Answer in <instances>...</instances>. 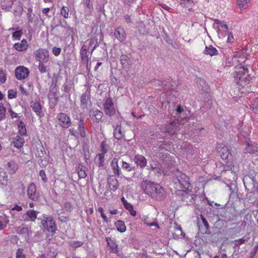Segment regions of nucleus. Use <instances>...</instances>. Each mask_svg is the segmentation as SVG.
<instances>
[{
	"label": "nucleus",
	"instance_id": "nucleus-41",
	"mask_svg": "<svg viewBox=\"0 0 258 258\" xmlns=\"http://www.w3.org/2000/svg\"><path fill=\"white\" fill-rule=\"evenodd\" d=\"M88 98V95L86 93L83 94L81 95L80 98V102L81 106H82V108H84L86 106L87 104Z\"/></svg>",
	"mask_w": 258,
	"mask_h": 258
},
{
	"label": "nucleus",
	"instance_id": "nucleus-60",
	"mask_svg": "<svg viewBox=\"0 0 258 258\" xmlns=\"http://www.w3.org/2000/svg\"><path fill=\"white\" fill-rule=\"evenodd\" d=\"M58 219L60 222L63 223H67L70 221V218L67 216H60Z\"/></svg>",
	"mask_w": 258,
	"mask_h": 258
},
{
	"label": "nucleus",
	"instance_id": "nucleus-9",
	"mask_svg": "<svg viewBox=\"0 0 258 258\" xmlns=\"http://www.w3.org/2000/svg\"><path fill=\"white\" fill-rule=\"evenodd\" d=\"M218 148V150L221 149L220 150H218V152L221 158L225 160L226 163L230 162L231 160L233 158V156L228 148L226 146H223L222 147V146H220Z\"/></svg>",
	"mask_w": 258,
	"mask_h": 258
},
{
	"label": "nucleus",
	"instance_id": "nucleus-55",
	"mask_svg": "<svg viewBox=\"0 0 258 258\" xmlns=\"http://www.w3.org/2000/svg\"><path fill=\"white\" fill-rule=\"evenodd\" d=\"M201 218L202 222L204 224V226L205 227V232L207 233V230H209V229L210 228L209 225L207 220L206 219V218L203 216L201 215Z\"/></svg>",
	"mask_w": 258,
	"mask_h": 258
},
{
	"label": "nucleus",
	"instance_id": "nucleus-19",
	"mask_svg": "<svg viewBox=\"0 0 258 258\" xmlns=\"http://www.w3.org/2000/svg\"><path fill=\"white\" fill-rule=\"evenodd\" d=\"M114 35L120 42H123L126 38V33L124 30L121 27H118L114 31Z\"/></svg>",
	"mask_w": 258,
	"mask_h": 258
},
{
	"label": "nucleus",
	"instance_id": "nucleus-24",
	"mask_svg": "<svg viewBox=\"0 0 258 258\" xmlns=\"http://www.w3.org/2000/svg\"><path fill=\"white\" fill-rule=\"evenodd\" d=\"M121 201L124 208L130 212V214L134 217L136 216L137 212L134 210L133 206L128 203L124 197L121 198Z\"/></svg>",
	"mask_w": 258,
	"mask_h": 258
},
{
	"label": "nucleus",
	"instance_id": "nucleus-54",
	"mask_svg": "<svg viewBox=\"0 0 258 258\" xmlns=\"http://www.w3.org/2000/svg\"><path fill=\"white\" fill-rule=\"evenodd\" d=\"M246 241V239L243 237L239 239H237L234 241V246L235 247H238L242 244L244 243L245 241Z\"/></svg>",
	"mask_w": 258,
	"mask_h": 258
},
{
	"label": "nucleus",
	"instance_id": "nucleus-1",
	"mask_svg": "<svg viewBox=\"0 0 258 258\" xmlns=\"http://www.w3.org/2000/svg\"><path fill=\"white\" fill-rule=\"evenodd\" d=\"M234 80L238 85L241 94L251 92L250 87L252 78L248 74V69L244 65H238L235 67Z\"/></svg>",
	"mask_w": 258,
	"mask_h": 258
},
{
	"label": "nucleus",
	"instance_id": "nucleus-59",
	"mask_svg": "<svg viewBox=\"0 0 258 258\" xmlns=\"http://www.w3.org/2000/svg\"><path fill=\"white\" fill-rule=\"evenodd\" d=\"M228 32V37H227V42L229 43H233L234 41V37L233 35L231 32Z\"/></svg>",
	"mask_w": 258,
	"mask_h": 258
},
{
	"label": "nucleus",
	"instance_id": "nucleus-26",
	"mask_svg": "<svg viewBox=\"0 0 258 258\" xmlns=\"http://www.w3.org/2000/svg\"><path fill=\"white\" fill-rule=\"evenodd\" d=\"M203 53L206 55H209L211 56L217 55L218 54V51L217 49L212 45L206 46Z\"/></svg>",
	"mask_w": 258,
	"mask_h": 258
},
{
	"label": "nucleus",
	"instance_id": "nucleus-18",
	"mask_svg": "<svg viewBox=\"0 0 258 258\" xmlns=\"http://www.w3.org/2000/svg\"><path fill=\"white\" fill-rule=\"evenodd\" d=\"M245 153L254 154L258 152V147L257 144L251 141L247 142L246 146L245 149Z\"/></svg>",
	"mask_w": 258,
	"mask_h": 258
},
{
	"label": "nucleus",
	"instance_id": "nucleus-5",
	"mask_svg": "<svg viewBox=\"0 0 258 258\" xmlns=\"http://www.w3.org/2000/svg\"><path fill=\"white\" fill-rule=\"evenodd\" d=\"M69 131L71 135L77 138L79 137V135L82 138H85L86 136L84 122L82 120H78L77 125L74 124Z\"/></svg>",
	"mask_w": 258,
	"mask_h": 258
},
{
	"label": "nucleus",
	"instance_id": "nucleus-57",
	"mask_svg": "<svg viewBox=\"0 0 258 258\" xmlns=\"http://www.w3.org/2000/svg\"><path fill=\"white\" fill-rule=\"evenodd\" d=\"M7 78L5 73L2 70H0V83L4 84L6 81Z\"/></svg>",
	"mask_w": 258,
	"mask_h": 258
},
{
	"label": "nucleus",
	"instance_id": "nucleus-37",
	"mask_svg": "<svg viewBox=\"0 0 258 258\" xmlns=\"http://www.w3.org/2000/svg\"><path fill=\"white\" fill-rule=\"evenodd\" d=\"M84 168L85 167L83 165H79L78 174L79 178H84L87 176V174Z\"/></svg>",
	"mask_w": 258,
	"mask_h": 258
},
{
	"label": "nucleus",
	"instance_id": "nucleus-42",
	"mask_svg": "<svg viewBox=\"0 0 258 258\" xmlns=\"http://www.w3.org/2000/svg\"><path fill=\"white\" fill-rule=\"evenodd\" d=\"M29 228L26 227H19L17 229V232L18 233L21 234H25L27 236L29 235Z\"/></svg>",
	"mask_w": 258,
	"mask_h": 258
},
{
	"label": "nucleus",
	"instance_id": "nucleus-62",
	"mask_svg": "<svg viewBox=\"0 0 258 258\" xmlns=\"http://www.w3.org/2000/svg\"><path fill=\"white\" fill-rule=\"evenodd\" d=\"M22 210V207L18 206L17 205H15L10 211V213L12 215H13V212L14 211L16 210L17 211H20Z\"/></svg>",
	"mask_w": 258,
	"mask_h": 258
},
{
	"label": "nucleus",
	"instance_id": "nucleus-45",
	"mask_svg": "<svg viewBox=\"0 0 258 258\" xmlns=\"http://www.w3.org/2000/svg\"><path fill=\"white\" fill-rule=\"evenodd\" d=\"M6 111V109L5 107L0 103V121L5 118Z\"/></svg>",
	"mask_w": 258,
	"mask_h": 258
},
{
	"label": "nucleus",
	"instance_id": "nucleus-47",
	"mask_svg": "<svg viewBox=\"0 0 258 258\" xmlns=\"http://www.w3.org/2000/svg\"><path fill=\"white\" fill-rule=\"evenodd\" d=\"M23 249L19 248L17 249L16 253V258H26L25 255L24 254Z\"/></svg>",
	"mask_w": 258,
	"mask_h": 258
},
{
	"label": "nucleus",
	"instance_id": "nucleus-44",
	"mask_svg": "<svg viewBox=\"0 0 258 258\" xmlns=\"http://www.w3.org/2000/svg\"><path fill=\"white\" fill-rule=\"evenodd\" d=\"M63 208L65 211L69 212H71L74 209L73 205L69 202H66L64 204Z\"/></svg>",
	"mask_w": 258,
	"mask_h": 258
},
{
	"label": "nucleus",
	"instance_id": "nucleus-25",
	"mask_svg": "<svg viewBox=\"0 0 258 258\" xmlns=\"http://www.w3.org/2000/svg\"><path fill=\"white\" fill-rule=\"evenodd\" d=\"M28 46L26 40L23 39L20 42L16 43L14 45V47L18 51H23L26 50Z\"/></svg>",
	"mask_w": 258,
	"mask_h": 258
},
{
	"label": "nucleus",
	"instance_id": "nucleus-13",
	"mask_svg": "<svg viewBox=\"0 0 258 258\" xmlns=\"http://www.w3.org/2000/svg\"><path fill=\"white\" fill-rule=\"evenodd\" d=\"M103 116V112L98 109L91 110L89 111V116L94 122L102 121Z\"/></svg>",
	"mask_w": 258,
	"mask_h": 258
},
{
	"label": "nucleus",
	"instance_id": "nucleus-40",
	"mask_svg": "<svg viewBox=\"0 0 258 258\" xmlns=\"http://www.w3.org/2000/svg\"><path fill=\"white\" fill-rule=\"evenodd\" d=\"M234 165L231 164L227 166L226 168H224V169L222 170V173H226L227 171H230L231 173L233 175H236V172L237 171H235L234 169Z\"/></svg>",
	"mask_w": 258,
	"mask_h": 258
},
{
	"label": "nucleus",
	"instance_id": "nucleus-64",
	"mask_svg": "<svg viewBox=\"0 0 258 258\" xmlns=\"http://www.w3.org/2000/svg\"><path fill=\"white\" fill-rule=\"evenodd\" d=\"M20 92H21V93L23 95H25V96H28L29 93L28 92L26 91V90L24 88V87L22 85H21L20 86Z\"/></svg>",
	"mask_w": 258,
	"mask_h": 258
},
{
	"label": "nucleus",
	"instance_id": "nucleus-16",
	"mask_svg": "<svg viewBox=\"0 0 258 258\" xmlns=\"http://www.w3.org/2000/svg\"><path fill=\"white\" fill-rule=\"evenodd\" d=\"M107 247L110 252L117 253L119 252L118 244L110 237H106Z\"/></svg>",
	"mask_w": 258,
	"mask_h": 258
},
{
	"label": "nucleus",
	"instance_id": "nucleus-58",
	"mask_svg": "<svg viewBox=\"0 0 258 258\" xmlns=\"http://www.w3.org/2000/svg\"><path fill=\"white\" fill-rule=\"evenodd\" d=\"M61 51V48L54 46L52 48V52L55 56H57L60 54Z\"/></svg>",
	"mask_w": 258,
	"mask_h": 258
},
{
	"label": "nucleus",
	"instance_id": "nucleus-52",
	"mask_svg": "<svg viewBox=\"0 0 258 258\" xmlns=\"http://www.w3.org/2000/svg\"><path fill=\"white\" fill-rule=\"evenodd\" d=\"M83 242L79 241H73L70 243L71 246L73 248H78L81 246L83 245Z\"/></svg>",
	"mask_w": 258,
	"mask_h": 258
},
{
	"label": "nucleus",
	"instance_id": "nucleus-43",
	"mask_svg": "<svg viewBox=\"0 0 258 258\" xmlns=\"http://www.w3.org/2000/svg\"><path fill=\"white\" fill-rule=\"evenodd\" d=\"M121 163L122 168L127 171H131L134 169V168L131 166V165L130 163H128L123 161H122Z\"/></svg>",
	"mask_w": 258,
	"mask_h": 258
},
{
	"label": "nucleus",
	"instance_id": "nucleus-6",
	"mask_svg": "<svg viewBox=\"0 0 258 258\" xmlns=\"http://www.w3.org/2000/svg\"><path fill=\"white\" fill-rule=\"evenodd\" d=\"M41 223L44 228L48 232L52 234L55 233L57 227L53 218L51 216H44L43 219L41 220Z\"/></svg>",
	"mask_w": 258,
	"mask_h": 258
},
{
	"label": "nucleus",
	"instance_id": "nucleus-35",
	"mask_svg": "<svg viewBox=\"0 0 258 258\" xmlns=\"http://www.w3.org/2000/svg\"><path fill=\"white\" fill-rule=\"evenodd\" d=\"M250 0H237V5L240 9H245L248 6Z\"/></svg>",
	"mask_w": 258,
	"mask_h": 258
},
{
	"label": "nucleus",
	"instance_id": "nucleus-53",
	"mask_svg": "<svg viewBox=\"0 0 258 258\" xmlns=\"http://www.w3.org/2000/svg\"><path fill=\"white\" fill-rule=\"evenodd\" d=\"M39 176L41 177L42 180L44 182L47 181V178L45 173V171L43 169H41L39 171Z\"/></svg>",
	"mask_w": 258,
	"mask_h": 258
},
{
	"label": "nucleus",
	"instance_id": "nucleus-29",
	"mask_svg": "<svg viewBox=\"0 0 258 258\" xmlns=\"http://www.w3.org/2000/svg\"><path fill=\"white\" fill-rule=\"evenodd\" d=\"M118 159L113 158L111 162L110 165L114 174L119 175L120 174V169L118 166Z\"/></svg>",
	"mask_w": 258,
	"mask_h": 258
},
{
	"label": "nucleus",
	"instance_id": "nucleus-38",
	"mask_svg": "<svg viewBox=\"0 0 258 258\" xmlns=\"http://www.w3.org/2000/svg\"><path fill=\"white\" fill-rule=\"evenodd\" d=\"M98 211L100 212L101 217L102 218L104 222L108 223L110 222L109 218L105 214L103 208L102 207H98Z\"/></svg>",
	"mask_w": 258,
	"mask_h": 258
},
{
	"label": "nucleus",
	"instance_id": "nucleus-32",
	"mask_svg": "<svg viewBox=\"0 0 258 258\" xmlns=\"http://www.w3.org/2000/svg\"><path fill=\"white\" fill-rule=\"evenodd\" d=\"M14 146L18 149L21 148L24 144V139L19 136L14 138L12 141Z\"/></svg>",
	"mask_w": 258,
	"mask_h": 258
},
{
	"label": "nucleus",
	"instance_id": "nucleus-56",
	"mask_svg": "<svg viewBox=\"0 0 258 258\" xmlns=\"http://www.w3.org/2000/svg\"><path fill=\"white\" fill-rule=\"evenodd\" d=\"M22 31L18 30L13 33L12 36L14 38L19 40L22 35Z\"/></svg>",
	"mask_w": 258,
	"mask_h": 258
},
{
	"label": "nucleus",
	"instance_id": "nucleus-23",
	"mask_svg": "<svg viewBox=\"0 0 258 258\" xmlns=\"http://www.w3.org/2000/svg\"><path fill=\"white\" fill-rule=\"evenodd\" d=\"M87 42L89 43L88 46H87L88 49L91 48L90 54L92 55L95 49L99 46L98 39L96 37H93L88 39Z\"/></svg>",
	"mask_w": 258,
	"mask_h": 258
},
{
	"label": "nucleus",
	"instance_id": "nucleus-46",
	"mask_svg": "<svg viewBox=\"0 0 258 258\" xmlns=\"http://www.w3.org/2000/svg\"><path fill=\"white\" fill-rule=\"evenodd\" d=\"M251 108H252L256 113L258 114V97L255 98L252 102Z\"/></svg>",
	"mask_w": 258,
	"mask_h": 258
},
{
	"label": "nucleus",
	"instance_id": "nucleus-39",
	"mask_svg": "<svg viewBox=\"0 0 258 258\" xmlns=\"http://www.w3.org/2000/svg\"><path fill=\"white\" fill-rule=\"evenodd\" d=\"M60 13L65 19L69 17V9L67 6H62L60 9Z\"/></svg>",
	"mask_w": 258,
	"mask_h": 258
},
{
	"label": "nucleus",
	"instance_id": "nucleus-7",
	"mask_svg": "<svg viewBox=\"0 0 258 258\" xmlns=\"http://www.w3.org/2000/svg\"><path fill=\"white\" fill-rule=\"evenodd\" d=\"M34 54L37 60L40 62L47 63L49 61V52L44 48H38L34 51Z\"/></svg>",
	"mask_w": 258,
	"mask_h": 258
},
{
	"label": "nucleus",
	"instance_id": "nucleus-15",
	"mask_svg": "<svg viewBox=\"0 0 258 258\" xmlns=\"http://www.w3.org/2000/svg\"><path fill=\"white\" fill-rule=\"evenodd\" d=\"M233 62H237L239 63V65H242L246 60V55L243 50L239 51L233 55L232 58Z\"/></svg>",
	"mask_w": 258,
	"mask_h": 258
},
{
	"label": "nucleus",
	"instance_id": "nucleus-8",
	"mask_svg": "<svg viewBox=\"0 0 258 258\" xmlns=\"http://www.w3.org/2000/svg\"><path fill=\"white\" fill-rule=\"evenodd\" d=\"M103 106L104 112L107 115L113 116L115 114L116 110L111 98H107Z\"/></svg>",
	"mask_w": 258,
	"mask_h": 258
},
{
	"label": "nucleus",
	"instance_id": "nucleus-33",
	"mask_svg": "<svg viewBox=\"0 0 258 258\" xmlns=\"http://www.w3.org/2000/svg\"><path fill=\"white\" fill-rule=\"evenodd\" d=\"M114 225L117 230L119 232L123 233L126 231V226L124 222L122 220H117L115 222Z\"/></svg>",
	"mask_w": 258,
	"mask_h": 258
},
{
	"label": "nucleus",
	"instance_id": "nucleus-27",
	"mask_svg": "<svg viewBox=\"0 0 258 258\" xmlns=\"http://www.w3.org/2000/svg\"><path fill=\"white\" fill-rule=\"evenodd\" d=\"M114 137L115 139L118 140H121V139H124L125 140H130V139H126L124 135L122 134L121 125H117L114 129Z\"/></svg>",
	"mask_w": 258,
	"mask_h": 258
},
{
	"label": "nucleus",
	"instance_id": "nucleus-28",
	"mask_svg": "<svg viewBox=\"0 0 258 258\" xmlns=\"http://www.w3.org/2000/svg\"><path fill=\"white\" fill-rule=\"evenodd\" d=\"M30 106L36 115L39 117H41V114L42 113V106L40 102L32 101Z\"/></svg>",
	"mask_w": 258,
	"mask_h": 258
},
{
	"label": "nucleus",
	"instance_id": "nucleus-10",
	"mask_svg": "<svg viewBox=\"0 0 258 258\" xmlns=\"http://www.w3.org/2000/svg\"><path fill=\"white\" fill-rule=\"evenodd\" d=\"M29 74L28 69L24 66H19L16 68L15 71V75L18 80H22L28 77Z\"/></svg>",
	"mask_w": 258,
	"mask_h": 258
},
{
	"label": "nucleus",
	"instance_id": "nucleus-51",
	"mask_svg": "<svg viewBox=\"0 0 258 258\" xmlns=\"http://www.w3.org/2000/svg\"><path fill=\"white\" fill-rule=\"evenodd\" d=\"M107 145L105 141H103L101 144V151L102 154H105L107 152Z\"/></svg>",
	"mask_w": 258,
	"mask_h": 258
},
{
	"label": "nucleus",
	"instance_id": "nucleus-34",
	"mask_svg": "<svg viewBox=\"0 0 258 258\" xmlns=\"http://www.w3.org/2000/svg\"><path fill=\"white\" fill-rule=\"evenodd\" d=\"M120 61L122 67L124 69L129 66L130 59L127 55L122 54L120 57Z\"/></svg>",
	"mask_w": 258,
	"mask_h": 258
},
{
	"label": "nucleus",
	"instance_id": "nucleus-61",
	"mask_svg": "<svg viewBox=\"0 0 258 258\" xmlns=\"http://www.w3.org/2000/svg\"><path fill=\"white\" fill-rule=\"evenodd\" d=\"M145 223L146 225H147L148 226L151 227V226H156L158 229L160 228V227H159V225L158 224V223L156 221L151 222V223L145 222Z\"/></svg>",
	"mask_w": 258,
	"mask_h": 258
},
{
	"label": "nucleus",
	"instance_id": "nucleus-17",
	"mask_svg": "<svg viewBox=\"0 0 258 258\" xmlns=\"http://www.w3.org/2000/svg\"><path fill=\"white\" fill-rule=\"evenodd\" d=\"M19 169L18 163L13 160L8 162L7 164L6 169L10 175L15 174Z\"/></svg>",
	"mask_w": 258,
	"mask_h": 258
},
{
	"label": "nucleus",
	"instance_id": "nucleus-2",
	"mask_svg": "<svg viewBox=\"0 0 258 258\" xmlns=\"http://www.w3.org/2000/svg\"><path fill=\"white\" fill-rule=\"evenodd\" d=\"M141 187L146 194L157 201H162L166 198L165 189L158 183L145 180L142 182Z\"/></svg>",
	"mask_w": 258,
	"mask_h": 258
},
{
	"label": "nucleus",
	"instance_id": "nucleus-4",
	"mask_svg": "<svg viewBox=\"0 0 258 258\" xmlns=\"http://www.w3.org/2000/svg\"><path fill=\"white\" fill-rule=\"evenodd\" d=\"M179 187L184 189L183 192L188 195L187 191H191V184L189 181V177L183 173H180L176 176Z\"/></svg>",
	"mask_w": 258,
	"mask_h": 258
},
{
	"label": "nucleus",
	"instance_id": "nucleus-36",
	"mask_svg": "<svg viewBox=\"0 0 258 258\" xmlns=\"http://www.w3.org/2000/svg\"><path fill=\"white\" fill-rule=\"evenodd\" d=\"M18 132L21 135H26L27 134V130L25 123L20 121L18 123Z\"/></svg>",
	"mask_w": 258,
	"mask_h": 258
},
{
	"label": "nucleus",
	"instance_id": "nucleus-22",
	"mask_svg": "<svg viewBox=\"0 0 258 258\" xmlns=\"http://www.w3.org/2000/svg\"><path fill=\"white\" fill-rule=\"evenodd\" d=\"M39 212L33 210H29L25 213L26 217L24 219L25 221L34 222L37 219V214Z\"/></svg>",
	"mask_w": 258,
	"mask_h": 258
},
{
	"label": "nucleus",
	"instance_id": "nucleus-11",
	"mask_svg": "<svg viewBox=\"0 0 258 258\" xmlns=\"http://www.w3.org/2000/svg\"><path fill=\"white\" fill-rule=\"evenodd\" d=\"M27 195L28 198L33 201H37L39 199V194L37 192L36 187L33 182H31L27 187Z\"/></svg>",
	"mask_w": 258,
	"mask_h": 258
},
{
	"label": "nucleus",
	"instance_id": "nucleus-48",
	"mask_svg": "<svg viewBox=\"0 0 258 258\" xmlns=\"http://www.w3.org/2000/svg\"><path fill=\"white\" fill-rule=\"evenodd\" d=\"M8 97L11 99L16 98L17 91L13 89L9 90L8 91Z\"/></svg>",
	"mask_w": 258,
	"mask_h": 258
},
{
	"label": "nucleus",
	"instance_id": "nucleus-63",
	"mask_svg": "<svg viewBox=\"0 0 258 258\" xmlns=\"http://www.w3.org/2000/svg\"><path fill=\"white\" fill-rule=\"evenodd\" d=\"M9 112L10 113V115L11 117L12 118L19 117V116L18 115V114L15 113V112H14L11 109H10L9 110Z\"/></svg>",
	"mask_w": 258,
	"mask_h": 258
},
{
	"label": "nucleus",
	"instance_id": "nucleus-20",
	"mask_svg": "<svg viewBox=\"0 0 258 258\" xmlns=\"http://www.w3.org/2000/svg\"><path fill=\"white\" fill-rule=\"evenodd\" d=\"M134 161L137 166L141 168H144L147 165V160L146 158L142 155H136Z\"/></svg>",
	"mask_w": 258,
	"mask_h": 258
},
{
	"label": "nucleus",
	"instance_id": "nucleus-21",
	"mask_svg": "<svg viewBox=\"0 0 258 258\" xmlns=\"http://www.w3.org/2000/svg\"><path fill=\"white\" fill-rule=\"evenodd\" d=\"M107 183L110 189L111 190L115 191L118 187V180L113 175H110L108 177Z\"/></svg>",
	"mask_w": 258,
	"mask_h": 258
},
{
	"label": "nucleus",
	"instance_id": "nucleus-50",
	"mask_svg": "<svg viewBox=\"0 0 258 258\" xmlns=\"http://www.w3.org/2000/svg\"><path fill=\"white\" fill-rule=\"evenodd\" d=\"M7 225L6 219L4 217L0 216V230L3 229Z\"/></svg>",
	"mask_w": 258,
	"mask_h": 258
},
{
	"label": "nucleus",
	"instance_id": "nucleus-31",
	"mask_svg": "<svg viewBox=\"0 0 258 258\" xmlns=\"http://www.w3.org/2000/svg\"><path fill=\"white\" fill-rule=\"evenodd\" d=\"M8 183V177L7 172L0 168V186H6Z\"/></svg>",
	"mask_w": 258,
	"mask_h": 258
},
{
	"label": "nucleus",
	"instance_id": "nucleus-3",
	"mask_svg": "<svg viewBox=\"0 0 258 258\" xmlns=\"http://www.w3.org/2000/svg\"><path fill=\"white\" fill-rule=\"evenodd\" d=\"M55 123L56 126L62 128H68L72 123L70 116L65 113L60 112L58 113L55 117Z\"/></svg>",
	"mask_w": 258,
	"mask_h": 258
},
{
	"label": "nucleus",
	"instance_id": "nucleus-14",
	"mask_svg": "<svg viewBox=\"0 0 258 258\" xmlns=\"http://www.w3.org/2000/svg\"><path fill=\"white\" fill-rule=\"evenodd\" d=\"M28 22L29 23L33 24L34 27H37L39 25L44 23L43 20L41 19L40 16H36L35 14L33 15L31 14H27Z\"/></svg>",
	"mask_w": 258,
	"mask_h": 258
},
{
	"label": "nucleus",
	"instance_id": "nucleus-49",
	"mask_svg": "<svg viewBox=\"0 0 258 258\" xmlns=\"http://www.w3.org/2000/svg\"><path fill=\"white\" fill-rule=\"evenodd\" d=\"M43 63V62H40L38 64V70L41 73H44L47 71L46 66Z\"/></svg>",
	"mask_w": 258,
	"mask_h": 258
},
{
	"label": "nucleus",
	"instance_id": "nucleus-30",
	"mask_svg": "<svg viewBox=\"0 0 258 258\" xmlns=\"http://www.w3.org/2000/svg\"><path fill=\"white\" fill-rule=\"evenodd\" d=\"M178 123L175 121H172L169 123L166 126L165 132L170 134H174L176 131Z\"/></svg>",
	"mask_w": 258,
	"mask_h": 258
},
{
	"label": "nucleus",
	"instance_id": "nucleus-12",
	"mask_svg": "<svg viewBox=\"0 0 258 258\" xmlns=\"http://www.w3.org/2000/svg\"><path fill=\"white\" fill-rule=\"evenodd\" d=\"M87 46L84 44L80 49V54L82 61L87 64L88 68V64L92 55L90 54V51H88Z\"/></svg>",
	"mask_w": 258,
	"mask_h": 258
}]
</instances>
